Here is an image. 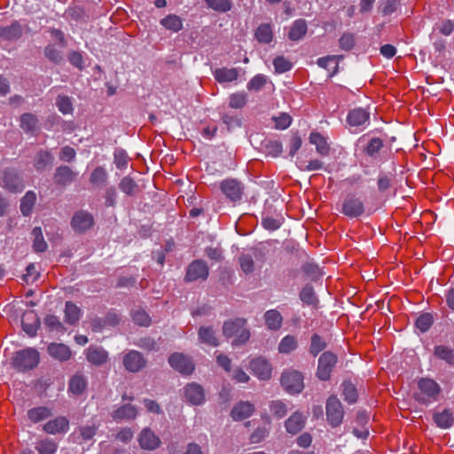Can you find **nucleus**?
<instances>
[{"label": "nucleus", "instance_id": "48", "mask_svg": "<svg viewBox=\"0 0 454 454\" xmlns=\"http://www.w3.org/2000/svg\"><path fill=\"white\" fill-rule=\"evenodd\" d=\"M326 348L325 341L318 334H314L311 337L309 352L312 356H317L321 351Z\"/></svg>", "mask_w": 454, "mask_h": 454}, {"label": "nucleus", "instance_id": "16", "mask_svg": "<svg viewBox=\"0 0 454 454\" xmlns=\"http://www.w3.org/2000/svg\"><path fill=\"white\" fill-rule=\"evenodd\" d=\"M254 412V405L248 401L239 402L231 410V416L235 421L249 418Z\"/></svg>", "mask_w": 454, "mask_h": 454}, {"label": "nucleus", "instance_id": "41", "mask_svg": "<svg viewBox=\"0 0 454 454\" xmlns=\"http://www.w3.org/2000/svg\"><path fill=\"white\" fill-rule=\"evenodd\" d=\"M199 338L201 342L206 343L209 346L216 347L218 345V340L217 338L215 337V333L210 327L200 328Z\"/></svg>", "mask_w": 454, "mask_h": 454}, {"label": "nucleus", "instance_id": "30", "mask_svg": "<svg viewBox=\"0 0 454 454\" xmlns=\"http://www.w3.org/2000/svg\"><path fill=\"white\" fill-rule=\"evenodd\" d=\"M434 421L441 428H449L454 423V416L450 410L444 409L434 414Z\"/></svg>", "mask_w": 454, "mask_h": 454}, {"label": "nucleus", "instance_id": "42", "mask_svg": "<svg viewBox=\"0 0 454 454\" xmlns=\"http://www.w3.org/2000/svg\"><path fill=\"white\" fill-rule=\"evenodd\" d=\"M51 414V410L47 407H36L28 411V419L34 422H39L50 417Z\"/></svg>", "mask_w": 454, "mask_h": 454}, {"label": "nucleus", "instance_id": "49", "mask_svg": "<svg viewBox=\"0 0 454 454\" xmlns=\"http://www.w3.org/2000/svg\"><path fill=\"white\" fill-rule=\"evenodd\" d=\"M222 120L229 131L240 128L242 125V121L237 114H223Z\"/></svg>", "mask_w": 454, "mask_h": 454}, {"label": "nucleus", "instance_id": "12", "mask_svg": "<svg viewBox=\"0 0 454 454\" xmlns=\"http://www.w3.org/2000/svg\"><path fill=\"white\" fill-rule=\"evenodd\" d=\"M170 366L182 374H191L194 371L192 360L182 353H174L168 358Z\"/></svg>", "mask_w": 454, "mask_h": 454}, {"label": "nucleus", "instance_id": "35", "mask_svg": "<svg viewBox=\"0 0 454 454\" xmlns=\"http://www.w3.org/2000/svg\"><path fill=\"white\" fill-rule=\"evenodd\" d=\"M265 324L270 330H278L282 325V316L276 309L268 310L265 315Z\"/></svg>", "mask_w": 454, "mask_h": 454}, {"label": "nucleus", "instance_id": "5", "mask_svg": "<svg viewBox=\"0 0 454 454\" xmlns=\"http://www.w3.org/2000/svg\"><path fill=\"white\" fill-rule=\"evenodd\" d=\"M347 122L353 132L364 129L370 122V113L362 108H354L348 114Z\"/></svg>", "mask_w": 454, "mask_h": 454}, {"label": "nucleus", "instance_id": "52", "mask_svg": "<svg viewBox=\"0 0 454 454\" xmlns=\"http://www.w3.org/2000/svg\"><path fill=\"white\" fill-rule=\"evenodd\" d=\"M56 105L63 114H69L73 112L71 99L67 96H59L56 100Z\"/></svg>", "mask_w": 454, "mask_h": 454}, {"label": "nucleus", "instance_id": "45", "mask_svg": "<svg viewBox=\"0 0 454 454\" xmlns=\"http://www.w3.org/2000/svg\"><path fill=\"white\" fill-rule=\"evenodd\" d=\"M255 37L260 43H269L272 40V30L270 25L259 26L255 32Z\"/></svg>", "mask_w": 454, "mask_h": 454}, {"label": "nucleus", "instance_id": "40", "mask_svg": "<svg viewBox=\"0 0 454 454\" xmlns=\"http://www.w3.org/2000/svg\"><path fill=\"white\" fill-rule=\"evenodd\" d=\"M36 195L34 192H27L21 200L20 210L24 215H29L35 206Z\"/></svg>", "mask_w": 454, "mask_h": 454}, {"label": "nucleus", "instance_id": "58", "mask_svg": "<svg viewBox=\"0 0 454 454\" xmlns=\"http://www.w3.org/2000/svg\"><path fill=\"white\" fill-rule=\"evenodd\" d=\"M433 324V317L430 314H423L416 320V326L421 332H427Z\"/></svg>", "mask_w": 454, "mask_h": 454}, {"label": "nucleus", "instance_id": "29", "mask_svg": "<svg viewBox=\"0 0 454 454\" xmlns=\"http://www.w3.org/2000/svg\"><path fill=\"white\" fill-rule=\"evenodd\" d=\"M160 25L166 29L177 33L183 28V20L176 14H168L160 20Z\"/></svg>", "mask_w": 454, "mask_h": 454}, {"label": "nucleus", "instance_id": "15", "mask_svg": "<svg viewBox=\"0 0 454 454\" xmlns=\"http://www.w3.org/2000/svg\"><path fill=\"white\" fill-rule=\"evenodd\" d=\"M2 184L4 188L13 192H20L24 189V184L15 171L8 169L3 174Z\"/></svg>", "mask_w": 454, "mask_h": 454}, {"label": "nucleus", "instance_id": "62", "mask_svg": "<svg viewBox=\"0 0 454 454\" xmlns=\"http://www.w3.org/2000/svg\"><path fill=\"white\" fill-rule=\"evenodd\" d=\"M45 325L51 331L62 332L64 327L59 319L53 315H49L44 319Z\"/></svg>", "mask_w": 454, "mask_h": 454}, {"label": "nucleus", "instance_id": "61", "mask_svg": "<svg viewBox=\"0 0 454 454\" xmlns=\"http://www.w3.org/2000/svg\"><path fill=\"white\" fill-rule=\"evenodd\" d=\"M275 126L278 129H286L292 123V118L288 114L282 113L278 116L274 117Z\"/></svg>", "mask_w": 454, "mask_h": 454}, {"label": "nucleus", "instance_id": "3", "mask_svg": "<svg viewBox=\"0 0 454 454\" xmlns=\"http://www.w3.org/2000/svg\"><path fill=\"white\" fill-rule=\"evenodd\" d=\"M40 357L37 350L32 348L18 351L13 357L14 367L25 372L35 368L39 363Z\"/></svg>", "mask_w": 454, "mask_h": 454}, {"label": "nucleus", "instance_id": "10", "mask_svg": "<svg viewBox=\"0 0 454 454\" xmlns=\"http://www.w3.org/2000/svg\"><path fill=\"white\" fill-rule=\"evenodd\" d=\"M249 368L253 374L259 380H267L271 377L272 366L270 362L262 356L252 359L249 363Z\"/></svg>", "mask_w": 454, "mask_h": 454}, {"label": "nucleus", "instance_id": "2", "mask_svg": "<svg viewBox=\"0 0 454 454\" xmlns=\"http://www.w3.org/2000/svg\"><path fill=\"white\" fill-rule=\"evenodd\" d=\"M51 35L53 43H50L44 50V54L47 59L54 63H59L63 59V50L67 46L64 34L58 29H52Z\"/></svg>", "mask_w": 454, "mask_h": 454}, {"label": "nucleus", "instance_id": "51", "mask_svg": "<svg viewBox=\"0 0 454 454\" xmlns=\"http://www.w3.org/2000/svg\"><path fill=\"white\" fill-rule=\"evenodd\" d=\"M434 354L439 358L447 361L449 364L454 363V352L451 348L445 346H436Z\"/></svg>", "mask_w": 454, "mask_h": 454}, {"label": "nucleus", "instance_id": "27", "mask_svg": "<svg viewBox=\"0 0 454 454\" xmlns=\"http://www.w3.org/2000/svg\"><path fill=\"white\" fill-rule=\"evenodd\" d=\"M309 142L315 145L317 152L322 155L326 156L329 153L330 147L326 138L318 132H311L309 135Z\"/></svg>", "mask_w": 454, "mask_h": 454}, {"label": "nucleus", "instance_id": "20", "mask_svg": "<svg viewBox=\"0 0 454 454\" xmlns=\"http://www.w3.org/2000/svg\"><path fill=\"white\" fill-rule=\"evenodd\" d=\"M184 395L187 401L194 405L201 404L205 400L204 390L197 383L188 384L185 387Z\"/></svg>", "mask_w": 454, "mask_h": 454}, {"label": "nucleus", "instance_id": "28", "mask_svg": "<svg viewBox=\"0 0 454 454\" xmlns=\"http://www.w3.org/2000/svg\"><path fill=\"white\" fill-rule=\"evenodd\" d=\"M86 387L87 380L82 373H76L70 379L68 390L73 395H81Z\"/></svg>", "mask_w": 454, "mask_h": 454}, {"label": "nucleus", "instance_id": "64", "mask_svg": "<svg viewBox=\"0 0 454 454\" xmlns=\"http://www.w3.org/2000/svg\"><path fill=\"white\" fill-rule=\"evenodd\" d=\"M270 411L277 418H283L287 411L286 405L281 401H272L270 403Z\"/></svg>", "mask_w": 454, "mask_h": 454}, {"label": "nucleus", "instance_id": "38", "mask_svg": "<svg viewBox=\"0 0 454 454\" xmlns=\"http://www.w3.org/2000/svg\"><path fill=\"white\" fill-rule=\"evenodd\" d=\"M247 103V94L244 91H237L229 96V106L232 109H241Z\"/></svg>", "mask_w": 454, "mask_h": 454}, {"label": "nucleus", "instance_id": "19", "mask_svg": "<svg viewBox=\"0 0 454 454\" xmlns=\"http://www.w3.org/2000/svg\"><path fill=\"white\" fill-rule=\"evenodd\" d=\"M215 81L221 84L236 82L239 77V70L236 67H220L213 72Z\"/></svg>", "mask_w": 454, "mask_h": 454}, {"label": "nucleus", "instance_id": "31", "mask_svg": "<svg viewBox=\"0 0 454 454\" xmlns=\"http://www.w3.org/2000/svg\"><path fill=\"white\" fill-rule=\"evenodd\" d=\"M137 415V411L135 406L131 404H125L117 409L114 414V419L117 421L134 419Z\"/></svg>", "mask_w": 454, "mask_h": 454}, {"label": "nucleus", "instance_id": "36", "mask_svg": "<svg viewBox=\"0 0 454 454\" xmlns=\"http://www.w3.org/2000/svg\"><path fill=\"white\" fill-rule=\"evenodd\" d=\"M35 449L39 454H55L58 444L52 439L44 438L36 442Z\"/></svg>", "mask_w": 454, "mask_h": 454}, {"label": "nucleus", "instance_id": "23", "mask_svg": "<svg viewBox=\"0 0 454 454\" xmlns=\"http://www.w3.org/2000/svg\"><path fill=\"white\" fill-rule=\"evenodd\" d=\"M86 357L90 363L101 365L107 361L108 354L102 348L90 346L86 349Z\"/></svg>", "mask_w": 454, "mask_h": 454}, {"label": "nucleus", "instance_id": "1", "mask_svg": "<svg viewBox=\"0 0 454 454\" xmlns=\"http://www.w3.org/2000/svg\"><path fill=\"white\" fill-rule=\"evenodd\" d=\"M419 393L416 399L421 403L435 402L441 393L440 385L432 379L421 378L418 381Z\"/></svg>", "mask_w": 454, "mask_h": 454}, {"label": "nucleus", "instance_id": "11", "mask_svg": "<svg viewBox=\"0 0 454 454\" xmlns=\"http://www.w3.org/2000/svg\"><path fill=\"white\" fill-rule=\"evenodd\" d=\"M123 365L130 372H137L146 365L144 356L137 350H129L123 356Z\"/></svg>", "mask_w": 454, "mask_h": 454}, {"label": "nucleus", "instance_id": "54", "mask_svg": "<svg viewBox=\"0 0 454 454\" xmlns=\"http://www.w3.org/2000/svg\"><path fill=\"white\" fill-rule=\"evenodd\" d=\"M107 178L106 171L102 167L96 168L90 176V182L96 185H101L106 183Z\"/></svg>", "mask_w": 454, "mask_h": 454}, {"label": "nucleus", "instance_id": "32", "mask_svg": "<svg viewBox=\"0 0 454 454\" xmlns=\"http://www.w3.org/2000/svg\"><path fill=\"white\" fill-rule=\"evenodd\" d=\"M307 32V23L304 20H297L291 26L288 32V38L292 41H298L302 38Z\"/></svg>", "mask_w": 454, "mask_h": 454}, {"label": "nucleus", "instance_id": "7", "mask_svg": "<svg viewBox=\"0 0 454 454\" xmlns=\"http://www.w3.org/2000/svg\"><path fill=\"white\" fill-rule=\"evenodd\" d=\"M344 416V411L340 400L332 395L326 402V418L332 427H338L341 424Z\"/></svg>", "mask_w": 454, "mask_h": 454}, {"label": "nucleus", "instance_id": "47", "mask_svg": "<svg viewBox=\"0 0 454 454\" xmlns=\"http://www.w3.org/2000/svg\"><path fill=\"white\" fill-rule=\"evenodd\" d=\"M52 160L53 157L49 152L42 151L35 157V167L37 170H43L51 164Z\"/></svg>", "mask_w": 454, "mask_h": 454}, {"label": "nucleus", "instance_id": "22", "mask_svg": "<svg viewBox=\"0 0 454 454\" xmlns=\"http://www.w3.org/2000/svg\"><path fill=\"white\" fill-rule=\"evenodd\" d=\"M22 35V27L18 21H13L11 25L0 27V38L5 41H15Z\"/></svg>", "mask_w": 454, "mask_h": 454}, {"label": "nucleus", "instance_id": "53", "mask_svg": "<svg viewBox=\"0 0 454 454\" xmlns=\"http://www.w3.org/2000/svg\"><path fill=\"white\" fill-rule=\"evenodd\" d=\"M119 187L127 195H133L137 191L136 183L129 176H125L121 180Z\"/></svg>", "mask_w": 454, "mask_h": 454}, {"label": "nucleus", "instance_id": "57", "mask_svg": "<svg viewBox=\"0 0 454 454\" xmlns=\"http://www.w3.org/2000/svg\"><path fill=\"white\" fill-rule=\"evenodd\" d=\"M133 321L141 326H148L151 323L149 315L143 309H137L132 314Z\"/></svg>", "mask_w": 454, "mask_h": 454}, {"label": "nucleus", "instance_id": "56", "mask_svg": "<svg viewBox=\"0 0 454 454\" xmlns=\"http://www.w3.org/2000/svg\"><path fill=\"white\" fill-rule=\"evenodd\" d=\"M276 73L281 74L289 71L292 68V63L283 56H278L273 60Z\"/></svg>", "mask_w": 454, "mask_h": 454}, {"label": "nucleus", "instance_id": "55", "mask_svg": "<svg viewBox=\"0 0 454 454\" xmlns=\"http://www.w3.org/2000/svg\"><path fill=\"white\" fill-rule=\"evenodd\" d=\"M207 4L218 12H227L231 8V3L230 0H205Z\"/></svg>", "mask_w": 454, "mask_h": 454}, {"label": "nucleus", "instance_id": "33", "mask_svg": "<svg viewBox=\"0 0 454 454\" xmlns=\"http://www.w3.org/2000/svg\"><path fill=\"white\" fill-rule=\"evenodd\" d=\"M74 173L69 167L61 166L56 169L54 180L59 184H67L74 180Z\"/></svg>", "mask_w": 454, "mask_h": 454}, {"label": "nucleus", "instance_id": "39", "mask_svg": "<svg viewBox=\"0 0 454 454\" xmlns=\"http://www.w3.org/2000/svg\"><path fill=\"white\" fill-rule=\"evenodd\" d=\"M298 347L297 340L293 335L285 336L278 344V352L281 354H289Z\"/></svg>", "mask_w": 454, "mask_h": 454}, {"label": "nucleus", "instance_id": "50", "mask_svg": "<svg viewBox=\"0 0 454 454\" xmlns=\"http://www.w3.org/2000/svg\"><path fill=\"white\" fill-rule=\"evenodd\" d=\"M342 394L344 399L350 403H355L357 399L356 389L355 386L350 382H344L342 384Z\"/></svg>", "mask_w": 454, "mask_h": 454}, {"label": "nucleus", "instance_id": "8", "mask_svg": "<svg viewBox=\"0 0 454 454\" xmlns=\"http://www.w3.org/2000/svg\"><path fill=\"white\" fill-rule=\"evenodd\" d=\"M336 363L337 356L333 353L330 351L324 352L318 359L317 376L321 380H328Z\"/></svg>", "mask_w": 454, "mask_h": 454}, {"label": "nucleus", "instance_id": "43", "mask_svg": "<svg viewBox=\"0 0 454 454\" xmlns=\"http://www.w3.org/2000/svg\"><path fill=\"white\" fill-rule=\"evenodd\" d=\"M38 126V119L35 115L27 113L20 116V127L25 131H34Z\"/></svg>", "mask_w": 454, "mask_h": 454}, {"label": "nucleus", "instance_id": "59", "mask_svg": "<svg viewBox=\"0 0 454 454\" xmlns=\"http://www.w3.org/2000/svg\"><path fill=\"white\" fill-rule=\"evenodd\" d=\"M324 168V163L319 160H312L308 162L301 161L299 168L303 171H316Z\"/></svg>", "mask_w": 454, "mask_h": 454}, {"label": "nucleus", "instance_id": "24", "mask_svg": "<svg viewBox=\"0 0 454 454\" xmlns=\"http://www.w3.org/2000/svg\"><path fill=\"white\" fill-rule=\"evenodd\" d=\"M305 420V416L300 412H294L286 420V431L292 434H297L304 427Z\"/></svg>", "mask_w": 454, "mask_h": 454}, {"label": "nucleus", "instance_id": "9", "mask_svg": "<svg viewBox=\"0 0 454 454\" xmlns=\"http://www.w3.org/2000/svg\"><path fill=\"white\" fill-rule=\"evenodd\" d=\"M208 273L207 263L203 260H195L187 268L185 280L188 282L206 280Z\"/></svg>", "mask_w": 454, "mask_h": 454}, {"label": "nucleus", "instance_id": "44", "mask_svg": "<svg viewBox=\"0 0 454 454\" xmlns=\"http://www.w3.org/2000/svg\"><path fill=\"white\" fill-rule=\"evenodd\" d=\"M34 237L33 247L35 252H44L47 249V243L45 242L43 231L40 227L34 228L32 231Z\"/></svg>", "mask_w": 454, "mask_h": 454}, {"label": "nucleus", "instance_id": "37", "mask_svg": "<svg viewBox=\"0 0 454 454\" xmlns=\"http://www.w3.org/2000/svg\"><path fill=\"white\" fill-rule=\"evenodd\" d=\"M81 317V309L74 303L71 301L66 302L65 308V320L68 324L76 323Z\"/></svg>", "mask_w": 454, "mask_h": 454}, {"label": "nucleus", "instance_id": "14", "mask_svg": "<svg viewBox=\"0 0 454 454\" xmlns=\"http://www.w3.org/2000/svg\"><path fill=\"white\" fill-rule=\"evenodd\" d=\"M221 190L228 199L237 201L241 199L243 188L235 179H226L221 183Z\"/></svg>", "mask_w": 454, "mask_h": 454}, {"label": "nucleus", "instance_id": "26", "mask_svg": "<svg viewBox=\"0 0 454 454\" xmlns=\"http://www.w3.org/2000/svg\"><path fill=\"white\" fill-rule=\"evenodd\" d=\"M342 59V56L331 55L317 59V65L320 67L330 71V76H333L337 74L339 68V60Z\"/></svg>", "mask_w": 454, "mask_h": 454}, {"label": "nucleus", "instance_id": "63", "mask_svg": "<svg viewBox=\"0 0 454 454\" xmlns=\"http://www.w3.org/2000/svg\"><path fill=\"white\" fill-rule=\"evenodd\" d=\"M300 298L303 302L307 304H314L316 302V296L312 286H304L301 291Z\"/></svg>", "mask_w": 454, "mask_h": 454}, {"label": "nucleus", "instance_id": "34", "mask_svg": "<svg viewBox=\"0 0 454 454\" xmlns=\"http://www.w3.org/2000/svg\"><path fill=\"white\" fill-rule=\"evenodd\" d=\"M245 325L246 320L242 318L227 321L223 324V333L226 338H234L239 332V328Z\"/></svg>", "mask_w": 454, "mask_h": 454}, {"label": "nucleus", "instance_id": "6", "mask_svg": "<svg viewBox=\"0 0 454 454\" xmlns=\"http://www.w3.org/2000/svg\"><path fill=\"white\" fill-rule=\"evenodd\" d=\"M281 384L291 394L300 393L304 387L303 376L298 371H286L282 374Z\"/></svg>", "mask_w": 454, "mask_h": 454}, {"label": "nucleus", "instance_id": "60", "mask_svg": "<svg viewBox=\"0 0 454 454\" xmlns=\"http://www.w3.org/2000/svg\"><path fill=\"white\" fill-rule=\"evenodd\" d=\"M283 223V218H274L271 216H267L262 219V226L269 231H276L280 228Z\"/></svg>", "mask_w": 454, "mask_h": 454}, {"label": "nucleus", "instance_id": "46", "mask_svg": "<svg viewBox=\"0 0 454 454\" xmlns=\"http://www.w3.org/2000/svg\"><path fill=\"white\" fill-rule=\"evenodd\" d=\"M268 82L266 75L259 74L254 75L247 85V89L249 91H259L262 90Z\"/></svg>", "mask_w": 454, "mask_h": 454}, {"label": "nucleus", "instance_id": "13", "mask_svg": "<svg viewBox=\"0 0 454 454\" xmlns=\"http://www.w3.org/2000/svg\"><path fill=\"white\" fill-rule=\"evenodd\" d=\"M93 216L85 211L76 212L71 221L73 229L77 232H83L92 227Z\"/></svg>", "mask_w": 454, "mask_h": 454}, {"label": "nucleus", "instance_id": "21", "mask_svg": "<svg viewBox=\"0 0 454 454\" xmlns=\"http://www.w3.org/2000/svg\"><path fill=\"white\" fill-rule=\"evenodd\" d=\"M48 352L51 356L59 361H67L72 356V352L68 346L63 343H51L48 346Z\"/></svg>", "mask_w": 454, "mask_h": 454}, {"label": "nucleus", "instance_id": "18", "mask_svg": "<svg viewBox=\"0 0 454 454\" xmlns=\"http://www.w3.org/2000/svg\"><path fill=\"white\" fill-rule=\"evenodd\" d=\"M68 429L69 421L66 417L55 418L43 426L44 432L50 434H65Z\"/></svg>", "mask_w": 454, "mask_h": 454}, {"label": "nucleus", "instance_id": "4", "mask_svg": "<svg viewBox=\"0 0 454 454\" xmlns=\"http://www.w3.org/2000/svg\"><path fill=\"white\" fill-rule=\"evenodd\" d=\"M365 206L363 200L354 194L347 195L340 204V213L349 218H356L364 215Z\"/></svg>", "mask_w": 454, "mask_h": 454}, {"label": "nucleus", "instance_id": "17", "mask_svg": "<svg viewBox=\"0 0 454 454\" xmlns=\"http://www.w3.org/2000/svg\"><path fill=\"white\" fill-rule=\"evenodd\" d=\"M139 445L144 450H153L160 444V438L149 428H144L138 437Z\"/></svg>", "mask_w": 454, "mask_h": 454}, {"label": "nucleus", "instance_id": "25", "mask_svg": "<svg viewBox=\"0 0 454 454\" xmlns=\"http://www.w3.org/2000/svg\"><path fill=\"white\" fill-rule=\"evenodd\" d=\"M22 326L23 330L29 335H35L38 326L39 319L35 313L33 311H27L24 313L22 317Z\"/></svg>", "mask_w": 454, "mask_h": 454}]
</instances>
